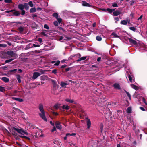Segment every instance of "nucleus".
Masks as SVG:
<instances>
[{
  "label": "nucleus",
  "mask_w": 147,
  "mask_h": 147,
  "mask_svg": "<svg viewBox=\"0 0 147 147\" xmlns=\"http://www.w3.org/2000/svg\"><path fill=\"white\" fill-rule=\"evenodd\" d=\"M128 77L129 79V81L131 82H132V78L131 75H130L129 74Z\"/></svg>",
  "instance_id": "obj_45"
},
{
  "label": "nucleus",
  "mask_w": 147,
  "mask_h": 147,
  "mask_svg": "<svg viewBox=\"0 0 147 147\" xmlns=\"http://www.w3.org/2000/svg\"><path fill=\"white\" fill-rule=\"evenodd\" d=\"M82 5L83 6H87L88 7H92L94 8L95 7V6L90 5L89 3H87L85 1H82Z\"/></svg>",
  "instance_id": "obj_4"
},
{
  "label": "nucleus",
  "mask_w": 147,
  "mask_h": 147,
  "mask_svg": "<svg viewBox=\"0 0 147 147\" xmlns=\"http://www.w3.org/2000/svg\"><path fill=\"white\" fill-rule=\"evenodd\" d=\"M57 19L58 20L57 22L59 24L62 21V19L61 18H58Z\"/></svg>",
  "instance_id": "obj_51"
},
{
  "label": "nucleus",
  "mask_w": 147,
  "mask_h": 147,
  "mask_svg": "<svg viewBox=\"0 0 147 147\" xmlns=\"http://www.w3.org/2000/svg\"><path fill=\"white\" fill-rule=\"evenodd\" d=\"M96 40L98 41H101L102 40V38L100 36H97L96 37Z\"/></svg>",
  "instance_id": "obj_34"
},
{
  "label": "nucleus",
  "mask_w": 147,
  "mask_h": 147,
  "mask_svg": "<svg viewBox=\"0 0 147 147\" xmlns=\"http://www.w3.org/2000/svg\"><path fill=\"white\" fill-rule=\"evenodd\" d=\"M67 60L66 59H64L61 61V63H63L65 62V61Z\"/></svg>",
  "instance_id": "obj_56"
},
{
  "label": "nucleus",
  "mask_w": 147,
  "mask_h": 147,
  "mask_svg": "<svg viewBox=\"0 0 147 147\" xmlns=\"http://www.w3.org/2000/svg\"><path fill=\"white\" fill-rule=\"evenodd\" d=\"M53 16L57 19L58 18V14L57 13H55L53 14Z\"/></svg>",
  "instance_id": "obj_31"
},
{
  "label": "nucleus",
  "mask_w": 147,
  "mask_h": 147,
  "mask_svg": "<svg viewBox=\"0 0 147 147\" xmlns=\"http://www.w3.org/2000/svg\"><path fill=\"white\" fill-rule=\"evenodd\" d=\"M40 45H39V44H37V45H36V44H33V47H40Z\"/></svg>",
  "instance_id": "obj_55"
},
{
  "label": "nucleus",
  "mask_w": 147,
  "mask_h": 147,
  "mask_svg": "<svg viewBox=\"0 0 147 147\" xmlns=\"http://www.w3.org/2000/svg\"><path fill=\"white\" fill-rule=\"evenodd\" d=\"M12 98L13 100H16L17 101H18L19 102H22L24 101L22 99L18 98H15V97H12Z\"/></svg>",
  "instance_id": "obj_16"
},
{
  "label": "nucleus",
  "mask_w": 147,
  "mask_h": 147,
  "mask_svg": "<svg viewBox=\"0 0 147 147\" xmlns=\"http://www.w3.org/2000/svg\"><path fill=\"white\" fill-rule=\"evenodd\" d=\"M11 132L12 133V135L13 136H18V134L15 131V130L14 129V128H13V127L11 129H9Z\"/></svg>",
  "instance_id": "obj_11"
},
{
  "label": "nucleus",
  "mask_w": 147,
  "mask_h": 147,
  "mask_svg": "<svg viewBox=\"0 0 147 147\" xmlns=\"http://www.w3.org/2000/svg\"><path fill=\"white\" fill-rule=\"evenodd\" d=\"M111 36H113L115 38H119V36L114 32H113L111 34Z\"/></svg>",
  "instance_id": "obj_23"
},
{
  "label": "nucleus",
  "mask_w": 147,
  "mask_h": 147,
  "mask_svg": "<svg viewBox=\"0 0 147 147\" xmlns=\"http://www.w3.org/2000/svg\"><path fill=\"white\" fill-rule=\"evenodd\" d=\"M40 75V74L38 72H35L34 73L32 76V78L34 79H36Z\"/></svg>",
  "instance_id": "obj_8"
},
{
  "label": "nucleus",
  "mask_w": 147,
  "mask_h": 147,
  "mask_svg": "<svg viewBox=\"0 0 147 147\" xmlns=\"http://www.w3.org/2000/svg\"><path fill=\"white\" fill-rule=\"evenodd\" d=\"M106 10L108 12L110 13H112V9L108 8L106 9Z\"/></svg>",
  "instance_id": "obj_41"
},
{
  "label": "nucleus",
  "mask_w": 147,
  "mask_h": 147,
  "mask_svg": "<svg viewBox=\"0 0 147 147\" xmlns=\"http://www.w3.org/2000/svg\"><path fill=\"white\" fill-rule=\"evenodd\" d=\"M7 46V45L5 44H0V47H5Z\"/></svg>",
  "instance_id": "obj_49"
},
{
  "label": "nucleus",
  "mask_w": 147,
  "mask_h": 147,
  "mask_svg": "<svg viewBox=\"0 0 147 147\" xmlns=\"http://www.w3.org/2000/svg\"><path fill=\"white\" fill-rule=\"evenodd\" d=\"M51 82L53 84V87L51 89V93L55 95H57L59 93L57 91L58 86L55 80H52Z\"/></svg>",
  "instance_id": "obj_1"
},
{
  "label": "nucleus",
  "mask_w": 147,
  "mask_h": 147,
  "mask_svg": "<svg viewBox=\"0 0 147 147\" xmlns=\"http://www.w3.org/2000/svg\"><path fill=\"white\" fill-rule=\"evenodd\" d=\"M16 77L18 83H20L21 81V76L19 75H17L16 76Z\"/></svg>",
  "instance_id": "obj_20"
},
{
  "label": "nucleus",
  "mask_w": 147,
  "mask_h": 147,
  "mask_svg": "<svg viewBox=\"0 0 147 147\" xmlns=\"http://www.w3.org/2000/svg\"><path fill=\"white\" fill-rule=\"evenodd\" d=\"M103 126L102 124H101L100 125V131L101 132H102L103 130Z\"/></svg>",
  "instance_id": "obj_52"
},
{
  "label": "nucleus",
  "mask_w": 147,
  "mask_h": 147,
  "mask_svg": "<svg viewBox=\"0 0 147 147\" xmlns=\"http://www.w3.org/2000/svg\"><path fill=\"white\" fill-rule=\"evenodd\" d=\"M115 89L120 90L121 89L120 86L119 84L118 83H114L113 86Z\"/></svg>",
  "instance_id": "obj_6"
},
{
  "label": "nucleus",
  "mask_w": 147,
  "mask_h": 147,
  "mask_svg": "<svg viewBox=\"0 0 147 147\" xmlns=\"http://www.w3.org/2000/svg\"><path fill=\"white\" fill-rule=\"evenodd\" d=\"M41 34L42 35L44 36H46V37H47L48 36V35L46 34L45 33V32H42L41 33Z\"/></svg>",
  "instance_id": "obj_53"
},
{
  "label": "nucleus",
  "mask_w": 147,
  "mask_h": 147,
  "mask_svg": "<svg viewBox=\"0 0 147 147\" xmlns=\"http://www.w3.org/2000/svg\"><path fill=\"white\" fill-rule=\"evenodd\" d=\"M130 6H132L133 5H134L136 3V2L134 0H132V1L130 2Z\"/></svg>",
  "instance_id": "obj_36"
},
{
  "label": "nucleus",
  "mask_w": 147,
  "mask_h": 147,
  "mask_svg": "<svg viewBox=\"0 0 147 147\" xmlns=\"http://www.w3.org/2000/svg\"><path fill=\"white\" fill-rule=\"evenodd\" d=\"M30 44H28L26 46V47L25 48V49L26 50L30 48Z\"/></svg>",
  "instance_id": "obj_42"
},
{
  "label": "nucleus",
  "mask_w": 147,
  "mask_h": 147,
  "mask_svg": "<svg viewBox=\"0 0 147 147\" xmlns=\"http://www.w3.org/2000/svg\"><path fill=\"white\" fill-rule=\"evenodd\" d=\"M129 29L130 30L134 31H135L136 30V28L134 27H130Z\"/></svg>",
  "instance_id": "obj_44"
},
{
  "label": "nucleus",
  "mask_w": 147,
  "mask_h": 147,
  "mask_svg": "<svg viewBox=\"0 0 147 147\" xmlns=\"http://www.w3.org/2000/svg\"><path fill=\"white\" fill-rule=\"evenodd\" d=\"M44 28L46 29L47 30H49V26L46 24H45L44 26Z\"/></svg>",
  "instance_id": "obj_48"
},
{
  "label": "nucleus",
  "mask_w": 147,
  "mask_h": 147,
  "mask_svg": "<svg viewBox=\"0 0 147 147\" xmlns=\"http://www.w3.org/2000/svg\"><path fill=\"white\" fill-rule=\"evenodd\" d=\"M22 132H23V133H24V134H25L27 135H28V132L24 131V130H23V129L22 130Z\"/></svg>",
  "instance_id": "obj_60"
},
{
  "label": "nucleus",
  "mask_w": 147,
  "mask_h": 147,
  "mask_svg": "<svg viewBox=\"0 0 147 147\" xmlns=\"http://www.w3.org/2000/svg\"><path fill=\"white\" fill-rule=\"evenodd\" d=\"M121 24L124 25H126L127 24V21L125 20H123L121 21Z\"/></svg>",
  "instance_id": "obj_28"
},
{
  "label": "nucleus",
  "mask_w": 147,
  "mask_h": 147,
  "mask_svg": "<svg viewBox=\"0 0 147 147\" xmlns=\"http://www.w3.org/2000/svg\"><path fill=\"white\" fill-rule=\"evenodd\" d=\"M124 91H125V92L126 93L129 99L130 100H131V96L129 94V93L126 90H124Z\"/></svg>",
  "instance_id": "obj_25"
},
{
  "label": "nucleus",
  "mask_w": 147,
  "mask_h": 147,
  "mask_svg": "<svg viewBox=\"0 0 147 147\" xmlns=\"http://www.w3.org/2000/svg\"><path fill=\"white\" fill-rule=\"evenodd\" d=\"M45 71H44L42 69L40 70V73H39L40 74V75L44 74L45 72Z\"/></svg>",
  "instance_id": "obj_50"
},
{
  "label": "nucleus",
  "mask_w": 147,
  "mask_h": 147,
  "mask_svg": "<svg viewBox=\"0 0 147 147\" xmlns=\"http://www.w3.org/2000/svg\"><path fill=\"white\" fill-rule=\"evenodd\" d=\"M15 10L12 12V13L13 14H11L12 16H19L20 14V11H16L15 9H14Z\"/></svg>",
  "instance_id": "obj_9"
},
{
  "label": "nucleus",
  "mask_w": 147,
  "mask_h": 147,
  "mask_svg": "<svg viewBox=\"0 0 147 147\" xmlns=\"http://www.w3.org/2000/svg\"><path fill=\"white\" fill-rule=\"evenodd\" d=\"M131 112V109L130 107H129L127 109V113H130Z\"/></svg>",
  "instance_id": "obj_24"
},
{
  "label": "nucleus",
  "mask_w": 147,
  "mask_h": 147,
  "mask_svg": "<svg viewBox=\"0 0 147 147\" xmlns=\"http://www.w3.org/2000/svg\"><path fill=\"white\" fill-rule=\"evenodd\" d=\"M18 136L20 137H21V138H24L26 139H27L28 140H30V138L29 137H27V136H21V135H18Z\"/></svg>",
  "instance_id": "obj_21"
},
{
  "label": "nucleus",
  "mask_w": 147,
  "mask_h": 147,
  "mask_svg": "<svg viewBox=\"0 0 147 147\" xmlns=\"http://www.w3.org/2000/svg\"><path fill=\"white\" fill-rule=\"evenodd\" d=\"M60 61H59L58 60L56 63H55L54 64V65L56 66H58L60 64Z\"/></svg>",
  "instance_id": "obj_43"
},
{
  "label": "nucleus",
  "mask_w": 147,
  "mask_h": 147,
  "mask_svg": "<svg viewBox=\"0 0 147 147\" xmlns=\"http://www.w3.org/2000/svg\"><path fill=\"white\" fill-rule=\"evenodd\" d=\"M15 10H10V11H8V10H7V11H5V13H11V12H13V11H14Z\"/></svg>",
  "instance_id": "obj_54"
},
{
  "label": "nucleus",
  "mask_w": 147,
  "mask_h": 147,
  "mask_svg": "<svg viewBox=\"0 0 147 147\" xmlns=\"http://www.w3.org/2000/svg\"><path fill=\"white\" fill-rule=\"evenodd\" d=\"M70 134L69 133H67L66 134V136L65 137H64V139L65 140H66L67 139V136H68V135H69Z\"/></svg>",
  "instance_id": "obj_59"
},
{
  "label": "nucleus",
  "mask_w": 147,
  "mask_h": 147,
  "mask_svg": "<svg viewBox=\"0 0 147 147\" xmlns=\"http://www.w3.org/2000/svg\"><path fill=\"white\" fill-rule=\"evenodd\" d=\"M67 65L65 64H64L63 65L61 66L60 67L61 69H63L65 67H67Z\"/></svg>",
  "instance_id": "obj_57"
},
{
  "label": "nucleus",
  "mask_w": 147,
  "mask_h": 147,
  "mask_svg": "<svg viewBox=\"0 0 147 147\" xmlns=\"http://www.w3.org/2000/svg\"><path fill=\"white\" fill-rule=\"evenodd\" d=\"M21 11H22L21 15H24L25 13V11L24 10H21Z\"/></svg>",
  "instance_id": "obj_62"
},
{
  "label": "nucleus",
  "mask_w": 147,
  "mask_h": 147,
  "mask_svg": "<svg viewBox=\"0 0 147 147\" xmlns=\"http://www.w3.org/2000/svg\"><path fill=\"white\" fill-rule=\"evenodd\" d=\"M140 109L142 111H146L145 109L142 107H139Z\"/></svg>",
  "instance_id": "obj_61"
},
{
  "label": "nucleus",
  "mask_w": 147,
  "mask_h": 147,
  "mask_svg": "<svg viewBox=\"0 0 147 147\" xmlns=\"http://www.w3.org/2000/svg\"><path fill=\"white\" fill-rule=\"evenodd\" d=\"M18 30L20 32H23L24 30V28L22 27L18 28Z\"/></svg>",
  "instance_id": "obj_40"
},
{
  "label": "nucleus",
  "mask_w": 147,
  "mask_h": 147,
  "mask_svg": "<svg viewBox=\"0 0 147 147\" xmlns=\"http://www.w3.org/2000/svg\"><path fill=\"white\" fill-rule=\"evenodd\" d=\"M14 59V58H11L10 59L6 60L5 61V63H8L11 62Z\"/></svg>",
  "instance_id": "obj_32"
},
{
  "label": "nucleus",
  "mask_w": 147,
  "mask_h": 147,
  "mask_svg": "<svg viewBox=\"0 0 147 147\" xmlns=\"http://www.w3.org/2000/svg\"><path fill=\"white\" fill-rule=\"evenodd\" d=\"M71 67H68L66 69H65V72H67L68 71L71 69Z\"/></svg>",
  "instance_id": "obj_58"
},
{
  "label": "nucleus",
  "mask_w": 147,
  "mask_h": 147,
  "mask_svg": "<svg viewBox=\"0 0 147 147\" xmlns=\"http://www.w3.org/2000/svg\"><path fill=\"white\" fill-rule=\"evenodd\" d=\"M54 25L56 26H58V22L57 21H54L53 22Z\"/></svg>",
  "instance_id": "obj_47"
},
{
  "label": "nucleus",
  "mask_w": 147,
  "mask_h": 147,
  "mask_svg": "<svg viewBox=\"0 0 147 147\" xmlns=\"http://www.w3.org/2000/svg\"><path fill=\"white\" fill-rule=\"evenodd\" d=\"M131 86L132 88L135 90H137L138 89V87L134 84H131Z\"/></svg>",
  "instance_id": "obj_29"
},
{
  "label": "nucleus",
  "mask_w": 147,
  "mask_h": 147,
  "mask_svg": "<svg viewBox=\"0 0 147 147\" xmlns=\"http://www.w3.org/2000/svg\"><path fill=\"white\" fill-rule=\"evenodd\" d=\"M57 70L56 69H54L52 70V73L54 74H56L57 73Z\"/></svg>",
  "instance_id": "obj_46"
},
{
  "label": "nucleus",
  "mask_w": 147,
  "mask_h": 147,
  "mask_svg": "<svg viewBox=\"0 0 147 147\" xmlns=\"http://www.w3.org/2000/svg\"><path fill=\"white\" fill-rule=\"evenodd\" d=\"M67 85V83H65L63 82H61V86L62 87H64L66 85Z\"/></svg>",
  "instance_id": "obj_35"
},
{
  "label": "nucleus",
  "mask_w": 147,
  "mask_h": 147,
  "mask_svg": "<svg viewBox=\"0 0 147 147\" xmlns=\"http://www.w3.org/2000/svg\"><path fill=\"white\" fill-rule=\"evenodd\" d=\"M56 127L57 129L61 130L62 129V125H61V123L58 121H56L55 123Z\"/></svg>",
  "instance_id": "obj_5"
},
{
  "label": "nucleus",
  "mask_w": 147,
  "mask_h": 147,
  "mask_svg": "<svg viewBox=\"0 0 147 147\" xmlns=\"http://www.w3.org/2000/svg\"><path fill=\"white\" fill-rule=\"evenodd\" d=\"M5 91V88L3 87L0 86V91L2 92H4Z\"/></svg>",
  "instance_id": "obj_33"
},
{
  "label": "nucleus",
  "mask_w": 147,
  "mask_h": 147,
  "mask_svg": "<svg viewBox=\"0 0 147 147\" xmlns=\"http://www.w3.org/2000/svg\"><path fill=\"white\" fill-rule=\"evenodd\" d=\"M56 130V128L55 126H54L53 127V128L52 129L51 131L52 132H53L54 131Z\"/></svg>",
  "instance_id": "obj_63"
},
{
  "label": "nucleus",
  "mask_w": 147,
  "mask_h": 147,
  "mask_svg": "<svg viewBox=\"0 0 147 147\" xmlns=\"http://www.w3.org/2000/svg\"><path fill=\"white\" fill-rule=\"evenodd\" d=\"M87 121L86 122L87 125V128L89 129L90 127L91 122L90 119L88 118L87 119Z\"/></svg>",
  "instance_id": "obj_12"
},
{
  "label": "nucleus",
  "mask_w": 147,
  "mask_h": 147,
  "mask_svg": "<svg viewBox=\"0 0 147 147\" xmlns=\"http://www.w3.org/2000/svg\"><path fill=\"white\" fill-rule=\"evenodd\" d=\"M87 56H84V57H80L79 59L77 60L76 61L77 62H79L82 61V60H84L86 59V58Z\"/></svg>",
  "instance_id": "obj_17"
},
{
  "label": "nucleus",
  "mask_w": 147,
  "mask_h": 147,
  "mask_svg": "<svg viewBox=\"0 0 147 147\" xmlns=\"http://www.w3.org/2000/svg\"><path fill=\"white\" fill-rule=\"evenodd\" d=\"M7 54L9 56H11L12 58L15 59L17 56V54L16 53L12 51H9L7 52Z\"/></svg>",
  "instance_id": "obj_3"
},
{
  "label": "nucleus",
  "mask_w": 147,
  "mask_h": 147,
  "mask_svg": "<svg viewBox=\"0 0 147 147\" xmlns=\"http://www.w3.org/2000/svg\"><path fill=\"white\" fill-rule=\"evenodd\" d=\"M111 4L112 6L113 7H118L117 4L115 2Z\"/></svg>",
  "instance_id": "obj_30"
},
{
  "label": "nucleus",
  "mask_w": 147,
  "mask_h": 147,
  "mask_svg": "<svg viewBox=\"0 0 147 147\" xmlns=\"http://www.w3.org/2000/svg\"><path fill=\"white\" fill-rule=\"evenodd\" d=\"M128 40H129V42L130 44H133L135 45L136 46L137 45V42L135 40L131 38H128Z\"/></svg>",
  "instance_id": "obj_7"
},
{
  "label": "nucleus",
  "mask_w": 147,
  "mask_h": 147,
  "mask_svg": "<svg viewBox=\"0 0 147 147\" xmlns=\"http://www.w3.org/2000/svg\"><path fill=\"white\" fill-rule=\"evenodd\" d=\"M28 5L31 7H32L34 6V4L32 1H30L29 2Z\"/></svg>",
  "instance_id": "obj_38"
},
{
  "label": "nucleus",
  "mask_w": 147,
  "mask_h": 147,
  "mask_svg": "<svg viewBox=\"0 0 147 147\" xmlns=\"http://www.w3.org/2000/svg\"><path fill=\"white\" fill-rule=\"evenodd\" d=\"M13 128H14V129L16 131H17L18 133H20V134H22V135H23L22 133V129H20L18 128H15L14 127H13Z\"/></svg>",
  "instance_id": "obj_15"
},
{
  "label": "nucleus",
  "mask_w": 147,
  "mask_h": 147,
  "mask_svg": "<svg viewBox=\"0 0 147 147\" xmlns=\"http://www.w3.org/2000/svg\"><path fill=\"white\" fill-rule=\"evenodd\" d=\"M17 69H14L13 70H9L8 71V74H12L13 73H16V71H17Z\"/></svg>",
  "instance_id": "obj_14"
},
{
  "label": "nucleus",
  "mask_w": 147,
  "mask_h": 147,
  "mask_svg": "<svg viewBox=\"0 0 147 147\" xmlns=\"http://www.w3.org/2000/svg\"><path fill=\"white\" fill-rule=\"evenodd\" d=\"M36 11V9L35 7L31 8L30 10V12L32 13Z\"/></svg>",
  "instance_id": "obj_27"
},
{
  "label": "nucleus",
  "mask_w": 147,
  "mask_h": 147,
  "mask_svg": "<svg viewBox=\"0 0 147 147\" xmlns=\"http://www.w3.org/2000/svg\"><path fill=\"white\" fill-rule=\"evenodd\" d=\"M142 101L144 102V103L146 105H147V103L146 102L145 99L144 98H143Z\"/></svg>",
  "instance_id": "obj_64"
},
{
  "label": "nucleus",
  "mask_w": 147,
  "mask_h": 147,
  "mask_svg": "<svg viewBox=\"0 0 147 147\" xmlns=\"http://www.w3.org/2000/svg\"><path fill=\"white\" fill-rule=\"evenodd\" d=\"M4 2L6 3H12V0H5Z\"/></svg>",
  "instance_id": "obj_39"
},
{
  "label": "nucleus",
  "mask_w": 147,
  "mask_h": 147,
  "mask_svg": "<svg viewBox=\"0 0 147 147\" xmlns=\"http://www.w3.org/2000/svg\"><path fill=\"white\" fill-rule=\"evenodd\" d=\"M69 107L68 105H63L62 106V108L63 109H65L66 110H68L69 109Z\"/></svg>",
  "instance_id": "obj_22"
},
{
  "label": "nucleus",
  "mask_w": 147,
  "mask_h": 147,
  "mask_svg": "<svg viewBox=\"0 0 147 147\" xmlns=\"http://www.w3.org/2000/svg\"><path fill=\"white\" fill-rule=\"evenodd\" d=\"M121 11H119L117 10L116 11L113 12V15L114 16H116L121 14Z\"/></svg>",
  "instance_id": "obj_10"
},
{
  "label": "nucleus",
  "mask_w": 147,
  "mask_h": 147,
  "mask_svg": "<svg viewBox=\"0 0 147 147\" xmlns=\"http://www.w3.org/2000/svg\"><path fill=\"white\" fill-rule=\"evenodd\" d=\"M66 101L67 102H69V103H72L74 102V101L72 100H70L69 99H67L66 100Z\"/></svg>",
  "instance_id": "obj_37"
},
{
  "label": "nucleus",
  "mask_w": 147,
  "mask_h": 147,
  "mask_svg": "<svg viewBox=\"0 0 147 147\" xmlns=\"http://www.w3.org/2000/svg\"><path fill=\"white\" fill-rule=\"evenodd\" d=\"M24 8L26 10H28L29 8L28 4L27 3H25L24 4Z\"/></svg>",
  "instance_id": "obj_19"
},
{
  "label": "nucleus",
  "mask_w": 147,
  "mask_h": 147,
  "mask_svg": "<svg viewBox=\"0 0 147 147\" xmlns=\"http://www.w3.org/2000/svg\"><path fill=\"white\" fill-rule=\"evenodd\" d=\"M38 107L41 113H40L39 114L40 116L45 121L47 122V120L45 116L43 105L42 104H40L39 105Z\"/></svg>",
  "instance_id": "obj_2"
},
{
  "label": "nucleus",
  "mask_w": 147,
  "mask_h": 147,
  "mask_svg": "<svg viewBox=\"0 0 147 147\" xmlns=\"http://www.w3.org/2000/svg\"><path fill=\"white\" fill-rule=\"evenodd\" d=\"M1 80L6 83L8 82H9V79L6 77H3L1 78Z\"/></svg>",
  "instance_id": "obj_13"
},
{
  "label": "nucleus",
  "mask_w": 147,
  "mask_h": 147,
  "mask_svg": "<svg viewBox=\"0 0 147 147\" xmlns=\"http://www.w3.org/2000/svg\"><path fill=\"white\" fill-rule=\"evenodd\" d=\"M60 105L59 104H56L54 106V108L55 109H57L59 108Z\"/></svg>",
  "instance_id": "obj_26"
},
{
  "label": "nucleus",
  "mask_w": 147,
  "mask_h": 147,
  "mask_svg": "<svg viewBox=\"0 0 147 147\" xmlns=\"http://www.w3.org/2000/svg\"><path fill=\"white\" fill-rule=\"evenodd\" d=\"M18 8L21 10H24V4H19L18 5Z\"/></svg>",
  "instance_id": "obj_18"
}]
</instances>
